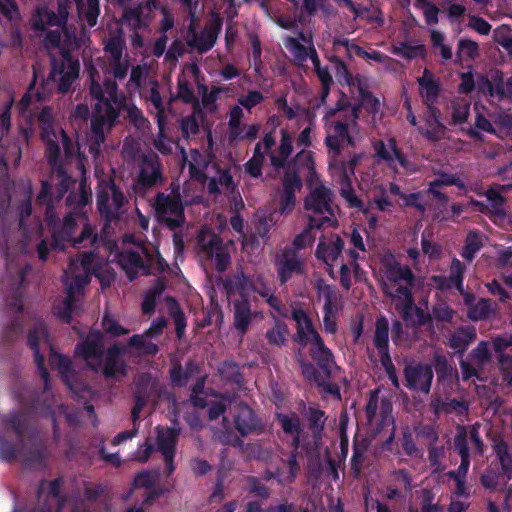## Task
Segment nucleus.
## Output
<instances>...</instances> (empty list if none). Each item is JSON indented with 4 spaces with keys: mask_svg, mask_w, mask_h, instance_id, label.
<instances>
[{
    "mask_svg": "<svg viewBox=\"0 0 512 512\" xmlns=\"http://www.w3.org/2000/svg\"><path fill=\"white\" fill-rule=\"evenodd\" d=\"M91 95L96 100L92 119L91 133L89 136V150L96 156L100 146L104 142L105 134L114 125L121 108L127 111L130 120L138 127H142L145 119L141 111L134 105L122 106V100L116 94V84L105 77L104 89L100 85V76L90 72Z\"/></svg>",
    "mask_w": 512,
    "mask_h": 512,
    "instance_id": "nucleus-1",
    "label": "nucleus"
},
{
    "mask_svg": "<svg viewBox=\"0 0 512 512\" xmlns=\"http://www.w3.org/2000/svg\"><path fill=\"white\" fill-rule=\"evenodd\" d=\"M381 282L385 293L391 298L395 308L400 311L405 321L411 325L423 323L426 313L412 303L408 286L413 279L407 266L397 263L391 254L385 255L381 261Z\"/></svg>",
    "mask_w": 512,
    "mask_h": 512,
    "instance_id": "nucleus-2",
    "label": "nucleus"
},
{
    "mask_svg": "<svg viewBox=\"0 0 512 512\" xmlns=\"http://www.w3.org/2000/svg\"><path fill=\"white\" fill-rule=\"evenodd\" d=\"M91 273L101 280L102 285H108L114 277L109 264L94 254L83 255L81 259L73 260L64 275L67 298L63 302V309L55 308L56 314L63 320H70L74 303L80 299L82 289L88 283Z\"/></svg>",
    "mask_w": 512,
    "mask_h": 512,
    "instance_id": "nucleus-3",
    "label": "nucleus"
},
{
    "mask_svg": "<svg viewBox=\"0 0 512 512\" xmlns=\"http://www.w3.org/2000/svg\"><path fill=\"white\" fill-rule=\"evenodd\" d=\"M298 173L307 171L311 175V193L306 198L305 208L312 225L323 226L336 223L334 209L331 206V192L322 184L315 182L313 172L312 154L303 149L296 157Z\"/></svg>",
    "mask_w": 512,
    "mask_h": 512,
    "instance_id": "nucleus-4",
    "label": "nucleus"
},
{
    "mask_svg": "<svg viewBox=\"0 0 512 512\" xmlns=\"http://www.w3.org/2000/svg\"><path fill=\"white\" fill-rule=\"evenodd\" d=\"M229 301L234 304L235 308V327L241 333H244L250 323L251 313L247 304L250 297H255L257 293L264 298L267 302L277 308V299L269 294L268 288L265 286L260 278L255 280L248 279L243 275L235 277L226 285Z\"/></svg>",
    "mask_w": 512,
    "mask_h": 512,
    "instance_id": "nucleus-5",
    "label": "nucleus"
},
{
    "mask_svg": "<svg viewBox=\"0 0 512 512\" xmlns=\"http://www.w3.org/2000/svg\"><path fill=\"white\" fill-rule=\"evenodd\" d=\"M356 106L341 105L325 115L327 146L338 154L346 145L355 144L359 131L355 125Z\"/></svg>",
    "mask_w": 512,
    "mask_h": 512,
    "instance_id": "nucleus-6",
    "label": "nucleus"
},
{
    "mask_svg": "<svg viewBox=\"0 0 512 512\" xmlns=\"http://www.w3.org/2000/svg\"><path fill=\"white\" fill-rule=\"evenodd\" d=\"M74 4L77 5L80 18H84L88 26H95L99 15V6L97 0H87L86 9H84V7L79 4V0H59L58 14L55 15L54 13H50L45 9H38L32 18L33 26L35 29L41 31H44L48 27L53 26H56L58 29L61 28L66 23L69 15V9Z\"/></svg>",
    "mask_w": 512,
    "mask_h": 512,
    "instance_id": "nucleus-7",
    "label": "nucleus"
},
{
    "mask_svg": "<svg viewBox=\"0 0 512 512\" xmlns=\"http://www.w3.org/2000/svg\"><path fill=\"white\" fill-rule=\"evenodd\" d=\"M103 346L102 336L99 332L91 333L86 342L77 347V353L80 354L87 365L93 370L102 372L108 377H117L124 373V365L119 359V349L113 347L106 355L105 363L102 364L101 348Z\"/></svg>",
    "mask_w": 512,
    "mask_h": 512,
    "instance_id": "nucleus-8",
    "label": "nucleus"
},
{
    "mask_svg": "<svg viewBox=\"0 0 512 512\" xmlns=\"http://www.w3.org/2000/svg\"><path fill=\"white\" fill-rule=\"evenodd\" d=\"M41 129L42 139L48 145V160L51 164H55L58 154L59 145L61 144L66 155L71 156L74 153V149L68 138L61 127L54 124V118L50 108L43 107L38 116Z\"/></svg>",
    "mask_w": 512,
    "mask_h": 512,
    "instance_id": "nucleus-9",
    "label": "nucleus"
},
{
    "mask_svg": "<svg viewBox=\"0 0 512 512\" xmlns=\"http://www.w3.org/2000/svg\"><path fill=\"white\" fill-rule=\"evenodd\" d=\"M292 318L297 326L296 340L303 344L310 343L313 347V357L320 361L328 362L331 358V353L324 346L307 313L301 308H293Z\"/></svg>",
    "mask_w": 512,
    "mask_h": 512,
    "instance_id": "nucleus-10",
    "label": "nucleus"
},
{
    "mask_svg": "<svg viewBox=\"0 0 512 512\" xmlns=\"http://www.w3.org/2000/svg\"><path fill=\"white\" fill-rule=\"evenodd\" d=\"M462 272L463 266L461 262L454 259L451 264L450 278L447 283L439 284L441 289L456 287L457 290L463 295L464 302L468 307V316L472 320H481L486 318L492 311V304L488 300L481 299L476 304H473L475 298L473 295L464 292L462 285Z\"/></svg>",
    "mask_w": 512,
    "mask_h": 512,
    "instance_id": "nucleus-11",
    "label": "nucleus"
},
{
    "mask_svg": "<svg viewBox=\"0 0 512 512\" xmlns=\"http://www.w3.org/2000/svg\"><path fill=\"white\" fill-rule=\"evenodd\" d=\"M119 265L125 271L127 277L132 280L139 273H146L149 267L157 265L163 269V259L156 252L148 253V250L141 245L136 246L135 250H126L119 256Z\"/></svg>",
    "mask_w": 512,
    "mask_h": 512,
    "instance_id": "nucleus-12",
    "label": "nucleus"
},
{
    "mask_svg": "<svg viewBox=\"0 0 512 512\" xmlns=\"http://www.w3.org/2000/svg\"><path fill=\"white\" fill-rule=\"evenodd\" d=\"M92 228L83 213H75L64 219L62 228L53 236V245L62 248L61 241L71 242L74 246L86 240L92 243Z\"/></svg>",
    "mask_w": 512,
    "mask_h": 512,
    "instance_id": "nucleus-13",
    "label": "nucleus"
},
{
    "mask_svg": "<svg viewBox=\"0 0 512 512\" xmlns=\"http://www.w3.org/2000/svg\"><path fill=\"white\" fill-rule=\"evenodd\" d=\"M155 433V442L149 438L143 445L144 450L142 451V447L138 449L136 458L144 462L149 458L150 452L153 449H158L161 451L167 464L168 473H171L173 471L174 446L178 433L175 429L162 427H157Z\"/></svg>",
    "mask_w": 512,
    "mask_h": 512,
    "instance_id": "nucleus-14",
    "label": "nucleus"
},
{
    "mask_svg": "<svg viewBox=\"0 0 512 512\" xmlns=\"http://www.w3.org/2000/svg\"><path fill=\"white\" fill-rule=\"evenodd\" d=\"M478 426H473L470 436L468 438L466 432L461 428L458 431V434L455 438V445L459 450L462 461L457 473H452L451 476L454 478L457 485V493H464V483L463 478L465 477L468 468H469V460H468V449L471 447L474 451L478 453H482V442L478 436L477 432Z\"/></svg>",
    "mask_w": 512,
    "mask_h": 512,
    "instance_id": "nucleus-15",
    "label": "nucleus"
},
{
    "mask_svg": "<svg viewBox=\"0 0 512 512\" xmlns=\"http://www.w3.org/2000/svg\"><path fill=\"white\" fill-rule=\"evenodd\" d=\"M357 162V158L352 159L349 162L348 168L344 167L343 165H333L332 168V174L335 178L338 179L340 182L341 188L340 192L342 197L345 199V201L348 203L350 207L353 208H359L360 211H362L369 223V227L371 229H375L377 226V218L372 215L368 210L363 209V206L361 204V201L358 200V198L354 195L352 192V189L350 187V175L354 174V166Z\"/></svg>",
    "mask_w": 512,
    "mask_h": 512,
    "instance_id": "nucleus-16",
    "label": "nucleus"
},
{
    "mask_svg": "<svg viewBox=\"0 0 512 512\" xmlns=\"http://www.w3.org/2000/svg\"><path fill=\"white\" fill-rule=\"evenodd\" d=\"M318 302L323 303V323L327 333H335L337 329L336 316L342 304L337 292L323 281L316 284Z\"/></svg>",
    "mask_w": 512,
    "mask_h": 512,
    "instance_id": "nucleus-17",
    "label": "nucleus"
},
{
    "mask_svg": "<svg viewBox=\"0 0 512 512\" xmlns=\"http://www.w3.org/2000/svg\"><path fill=\"white\" fill-rule=\"evenodd\" d=\"M65 47H61V61H53L50 77L57 84L59 91L65 92L71 84L78 78L79 62L64 52Z\"/></svg>",
    "mask_w": 512,
    "mask_h": 512,
    "instance_id": "nucleus-18",
    "label": "nucleus"
},
{
    "mask_svg": "<svg viewBox=\"0 0 512 512\" xmlns=\"http://www.w3.org/2000/svg\"><path fill=\"white\" fill-rule=\"evenodd\" d=\"M155 210L158 221L170 229L180 226L184 221L182 205L176 196L159 195L156 199Z\"/></svg>",
    "mask_w": 512,
    "mask_h": 512,
    "instance_id": "nucleus-19",
    "label": "nucleus"
},
{
    "mask_svg": "<svg viewBox=\"0 0 512 512\" xmlns=\"http://www.w3.org/2000/svg\"><path fill=\"white\" fill-rule=\"evenodd\" d=\"M124 203L123 195L115 188L109 180L99 186L97 204L100 213L106 218L116 217Z\"/></svg>",
    "mask_w": 512,
    "mask_h": 512,
    "instance_id": "nucleus-20",
    "label": "nucleus"
},
{
    "mask_svg": "<svg viewBox=\"0 0 512 512\" xmlns=\"http://www.w3.org/2000/svg\"><path fill=\"white\" fill-rule=\"evenodd\" d=\"M490 80L484 77L478 79V89L485 96H490L493 100H505L512 101V78L503 81V77L500 72L494 71L490 75Z\"/></svg>",
    "mask_w": 512,
    "mask_h": 512,
    "instance_id": "nucleus-21",
    "label": "nucleus"
},
{
    "mask_svg": "<svg viewBox=\"0 0 512 512\" xmlns=\"http://www.w3.org/2000/svg\"><path fill=\"white\" fill-rule=\"evenodd\" d=\"M285 47L298 65L302 66L308 59L317 64V55L310 35L300 34L296 38H288Z\"/></svg>",
    "mask_w": 512,
    "mask_h": 512,
    "instance_id": "nucleus-22",
    "label": "nucleus"
},
{
    "mask_svg": "<svg viewBox=\"0 0 512 512\" xmlns=\"http://www.w3.org/2000/svg\"><path fill=\"white\" fill-rule=\"evenodd\" d=\"M374 148L377 156L385 160L397 172L398 166L406 173L415 171V167L400 155L393 139L378 141L375 143Z\"/></svg>",
    "mask_w": 512,
    "mask_h": 512,
    "instance_id": "nucleus-23",
    "label": "nucleus"
},
{
    "mask_svg": "<svg viewBox=\"0 0 512 512\" xmlns=\"http://www.w3.org/2000/svg\"><path fill=\"white\" fill-rule=\"evenodd\" d=\"M198 242L202 249L211 257L215 258L218 269H225L229 263V255L220 247L219 238L208 228H203L198 236Z\"/></svg>",
    "mask_w": 512,
    "mask_h": 512,
    "instance_id": "nucleus-24",
    "label": "nucleus"
},
{
    "mask_svg": "<svg viewBox=\"0 0 512 512\" xmlns=\"http://www.w3.org/2000/svg\"><path fill=\"white\" fill-rule=\"evenodd\" d=\"M41 100L39 95L32 91V88L22 97L18 104L19 114L25 120V124H20L22 137L25 141L29 138L33 115L40 109Z\"/></svg>",
    "mask_w": 512,
    "mask_h": 512,
    "instance_id": "nucleus-25",
    "label": "nucleus"
},
{
    "mask_svg": "<svg viewBox=\"0 0 512 512\" xmlns=\"http://www.w3.org/2000/svg\"><path fill=\"white\" fill-rule=\"evenodd\" d=\"M343 246L344 243L338 235L323 237L317 247V257L332 268L341 255Z\"/></svg>",
    "mask_w": 512,
    "mask_h": 512,
    "instance_id": "nucleus-26",
    "label": "nucleus"
},
{
    "mask_svg": "<svg viewBox=\"0 0 512 512\" xmlns=\"http://www.w3.org/2000/svg\"><path fill=\"white\" fill-rule=\"evenodd\" d=\"M476 119L475 128L484 132H493L491 121L503 128H512V117L508 115H498L495 111H486L484 107L475 105Z\"/></svg>",
    "mask_w": 512,
    "mask_h": 512,
    "instance_id": "nucleus-27",
    "label": "nucleus"
},
{
    "mask_svg": "<svg viewBox=\"0 0 512 512\" xmlns=\"http://www.w3.org/2000/svg\"><path fill=\"white\" fill-rule=\"evenodd\" d=\"M408 385L424 393H428L433 378L430 367L422 365H410L405 370Z\"/></svg>",
    "mask_w": 512,
    "mask_h": 512,
    "instance_id": "nucleus-28",
    "label": "nucleus"
},
{
    "mask_svg": "<svg viewBox=\"0 0 512 512\" xmlns=\"http://www.w3.org/2000/svg\"><path fill=\"white\" fill-rule=\"evenodd\" d=\"M493 449L496 452V454L500 460L502 470H503V473L505 476H502V475L496 476V475L492 474L491 472H488L485 475H483L482 483L484 486L489 487V488L497 487L500 484V478H502L504 481L505 478L510 477L511 464H512V460L510 459V457L507 454V447L502 441L495 442L493 444Z\"/></svg>",
    "mask_w": 512,
    "mask_h": 512,
    "instance_id": "nucleus-29",
    "label": "nucleus"
},
{
    "mask_svg": "<svg viewBox=\"0 0 512 512\" xmlns=\"http://www.w3.org/2000/svg\"><path fill=\"white\" fill-rule=\"evenodd\" d=\"M165 326V321L160 319L152 323L145 335H135L130 339V346L139 354H154L157 347L148 338L158 335Z\"/></svg>",
    "mask_w": 512,
    "mask_h": 512,
    "instance_id": "nucleus-30",
    "label": "nucleus"
},
{
    "mask_svg": "<svg viewBox=\"0 0 512 512\" xmlns=\"http://www.w3.org/2000/svg\"><path fill=\"white\" fill-rule=\"evenodd\" d=\"M511 189V185H494L490 187L483 195L486 196L492 212L498 218L500 224L507 221V225L512 226V220L506 216L502 204L504 202L503 194Z\"/></svg>",
    "mask_w": 512,
    "mask_h": 512,
    "instance_id": "nucleus-31",
    "label": "nucleus"
},
{
    "mask_svg": "<svg viewBox=\"0 0 512 512\" xmlns=\"http://www.w3.org/2000/svg\"><path fill=\"white\" fill-rule=\"evenodd\" d=\"M489 361V349L486 342L480 343L471 355V363L462 362V377L469 379L472 376L479 378V370Z\"/></svg>",
    "mask_w": 512,
    "mask_h": 512,
    "instance_id": "nucleus-32",
    "label": "nucleus"
},
{
    "mask_svg": "<svg viewBox=\"0 0 512 512\" xmlns=\"http://www.w3.org/2000/svg\"><path fill=\"white\" fill-rule=\"evenodd\" d=\"M277 272L281 282H286L294 274L302 271L301 260L292 252L286 251L276 262Z\"/></svg>",
    "mask_w": 512,
    "mask_h": 512,
    "instance_id": "nucleus-33",
    "label": "nucleus"
},
{
    "mask_svg": "<svg viewBox=\"0 0 512 512\" xmlns=\"http://www.w3.org/2000/svg\"><path fill=\"white\" fill-rule=\"evenodd\" d=\"M29 344L35 352V361L38 369L41 371L42 378L47 381L48 374L43 368V357L39 354L41 346H48L47 331L43 324L38 325L33 332L29 334Z\"/></svg>",
    "mask_w": 512,
    "mask_h": 512,
    "instance_id": "nucleus-34",
    "label": "nucleus"
},
{
    "mask_svg": "<svg viewBox=\"0 0 512 512\" xmlns=\"http://www.w3.org/2000/svg\"><path fill=\"white\" fill-rule=\"evenodd\" d=\"M220 27V19L219 17H216L210 26L207 27L199 37L195 36L192 40H188L189 44L196 47L200 51H206L210 49L216 42Z\"/></svg>",
    "mask_w": 512,
    "mask_h": 512,
    "instance_id": "nucleus-35",
    "label": "nucleus"
},
{
    "mask_svg": "<svg viewBox=\"0 0 512 512\" xmlns=\"http://www.w3.org/2000/svg\"><path fill=\"white\" fill-rule=\"evenodd\" d=\"M274 144L275 139L271 135H266L263 143L256 145L252 159L246 164V170L251 176L258 177L261 174L264 152H267Z\"/></svg>",
    "mask_w": 512,
    "mask_h": 512,
    "instance_id": "nucleus-36",
    "label": "nucleus"
},
{
    "mask_svg": "<svg viewBox=\"0 0 512 512\" xmlns=\"http://www.w3.org/2000/svg\"><path fill=\"white\" fill-rule=\"evenodd\" d=\"M301 187V183L298 176L288 175L284 179V193L280 198V207L282 213H289L294 205L295 198L293 193L296 190H299Z\"/></svg>",
    "mask_w": 512,
    "mask_h": 512,
    "instance_id": "nucleus-37",
    "label": "nucleus"
},
{
    "mask_svg": "<svg viewBox=\"0 0 512 512\" xmlns=\"http://www.w3.org/2000/svg\"><path fill=\"white\" fill-rule=\"evenodd\" d=\"M160 177L158 158L155 155L145 157L142 161L139 179L143 185H153Z\"/></svg>",
    "mask_w": 512,
    "mask_h": 512,
    "instance_id": "nucleus-38",
    "label": "nucleus"
},
{
    "mask_svg": "<svg viewBox=\"0 0 512 512\" xmlns=\"http://www.w3.org/2000/svg\"><path fill=\"white\" fill-rule=\"evenodd\" d=\"M235 423L238 431L243 435L256 430L258 427V422L251 409L244 405L239 406L238 413L235 417Z\"/></svg>",
    "mask_w": 512,
    "mask_h": 512,
    "instance_id": "nucleus-39",
    "label": "nucleus"
},
{
    "mask_svg": "<svg viewBox=\"0 0 512 512\" xmlns=\"http://www.w3.org/2000/svg\"><path fill=\"white\" fill-rule=\"evenodd\" d=\"M449 185H456L460 189H464V184L461 183L457 178H455L452 175L448 174H441L439 175L434 181H432L429 184V193L432 194L434 197L438 198L442 202L446 203L448 201L447 197L440 193V188L442 186H449Z\"/></svg>",
    "mask_w": 512,
    "mask_h": 512,
    "instance_id": "nucleus-40",
    "label": "nucleus"
},
{
    "mask_svg": "<svg viewBox=\"0 0 512 512\" xmlns=\"http://www.w3.org/2000/svg\"><path fill=\"white\" fill-rule=\"evenodd\" d=\"M420 93L428 106L436 99L438 95V85L434 81L433 75L427 70L424 71L419 79ZM431 107H429L430 109Z\"/></svg>",
    "mask_w": 512,
    "mask_h": 512,
    "instance_id": "nucleus-41",
    "label": "nucleus"
},
{
    "mask_svg": "<svg viewBox=\"0 0 512 512\" xmlns=\"http://www.w3.org/2000/svg\"><path fill=\"white\" fill-rule=\"evenodd\" d=\"M338 4L344 7H347L351 12L354 13L355 18L366 19L370 23L375 26H380L383 24V18L381 13L378 10H360L357 8L351 0H337Z\"/></svg>",
    "mask_w": 512,
    "mask_h": 512,
    "instance_id": "nucleus-42",
    "label": "nucleus"
},
{
    "mask_svg": "<svg viewBox=\"0 0 512 512\" xmlns=\"http://www.w3.org/2000/svg\"><path fill=\"white\" fill-rule=\"evenodd\" d=\"M184 165H188L189 173L195 179H201L203 169L208 167L203 157L196 150H192L189 157H184Z\"/></svg>",
    "mask_w": 512,
    "mask_h": 512,
    "instance_id": "nucleus-43",
    "label": "nucleus"
},
{
    "mask_svg": "<svg viewBox=\"0 0 512 512\" xmlns=\"http://www.w3.org/2000/svg\"><path fill=\"white\" fill-rule=\"evenodd\" d=\"M443 126L438 121L436 112L430 108L429 116L425 119V127L421 126L420 131L429 139H435L443 133Z\"/></svg>",
    "mask_w": 512,
    "mask_h": 512,
    "instance_id": "nucleus-44",
    "label": "nucleus"
},
{
    "mask_svg": "<svg viewBox=\"0 0 512 512\" xmlns=\"http://www.w3.org/2000/svg\"><path fill=\"white\" fill-rule=\"evenodd\" d=\"M374 343L383 357L387 356L388 347V322L386 319H379L376 323Z\"/></svg>",
    "mask_w": 512,
    "mask_h": 512,
    "instance_id": "nucleus-45",
    "label": "nucleus"
},
{
    "mask_svg": "<svg viewBox=\"0 0 512 512\" xmlns=\"http://www.w3.org/2000/svg\"><path fill=\"white\" fill-rule=\"evenodd\" d=\"M151 2H149L145 7H140L137 10L126 11L123 15V22L128 24L133 29L140 28L142 25L146 24V16L144 15L145 11H150Z\"/></svg>",
    "mask_w": 512,
    "mask_h": 512,
    "instance_id": "nucleus-46",
    "label": "nucleus"
},
{
    "mask_svg": "<svg viewBox=\"0 0 512 512\" xmlns=\"http://www.w3.org/2000/svg\"><path fill=\"white\" fill-rule=\"evenodd\" d=\"M478 55V44L470 39L462 38L458 41L457 57L460 61L474 59Z\"/></svg>",
    "mask_w": 512,
    "mask_h": 512,
    "instance_id": "nucleus-47",
    "label": "nucleus"
},
{
    "mask_svg": "<svg viewBox=\"0 0 512 512\" xmlns=\"http://www.w3.org/2000/svg\"><path fill=\"white\" fill-rule=\"evenodd\" d=\"M483 245L482 236L475 233L470 232L467 235L465 246L462 251V256L467 260H472L474 255L479 251L481 246Z\"/></svg>",
    "mask_w": 512,
    "mask_h": 512,
    "instance_id": "nucleus-48",
    "label": "nucleus"
},
{
    "mask_svg": "<svg viewBox=\"0 0 512 512\" xmlns=\"http://www.w3.org/2000/svg\"><path fill=\"white\" fill-rule=\"evenodd\" d=\"M472 330H459L450 339V346L456 351H463L474 339Z\"/></svg>",
    "mask_w": 512,
    "mask_h": 512,
    "instance_id": "nucleus-49",
    "label": "nucleus"
},
{
    "mask_svg": "<svg viewBox=\"0 0 512 512\" xmlns=\"http://www.w3.org/2000/svg\"><path fill=\"white\" fill-rule=\"evenodd\" d=\"M279 149H280V154H281L280 159H278L274 155L271 156V163L275 167L284 166L285 160L288 158V156L292 152V139L285 131H282V139H281V145H280Z\"/></svg>",
    "mask_w": 512,
    "mask_h": 512,
    "instance_id": "nucleus-50",
    "label": "nucleus"
},
{
    "mask_svg": "<svg viewBox=\"0 0 512 512\" xmlns=\"http://www.w3.org/2000/svg\"><path fill=\"white\" fill-rule=\"evenodd\" d=\"M103 329L111 337L126 335L129 330L121 326L113 317L105 315L102 321Z\"/></svg>",
    "mask_w": 512,
    "mask_h": 512,
    "instance_id": "nucleus-51",
    "label": "nucleus"
},
{
    "mask_svg": "<svg viewBox=\"0 0 512 512\" xmlns=\"http://www.w3.org/2000/svg\"><path fill=\"white\" fill-rule=\"evenodd\" d=\"M494 39L512 54V30L508 26H500L494 31Z\"/></svg>",
    "mask_w": 512,
    "mask_h": 512,
    "instance_id": "nucleus-52",
    "label": "nucleus"
},
{
    "mask_svg": "<svg viewBox=\"0 0 512 512\" xmlns=\"http://www.w3.org/2000/svg\"><path fill=\"white\" fill-rule=\"evenodd\" d=\"M157 123L159 127V135L155 139V146L162 153L170 152L172 150L173 142L167 138V135L165 134L164 120L160 116L158 117Z\"/></svg>",
    "mask_w": 512,
    "mask_h": 512,
    "instance_id": "nucleus-53",
    "label": "nucleus"
},
{
    "mask_svg": "<svg viewBox=\"0 0 512 512\" xmlns=\"http://www.w3.org/2000/svg\"><path fill=\"white\" fill-rule=\"evenodd\" d=\"M424 52L423 45H412L410 43H400L398 46H394V53L401 55L406 58L417 57L422 55Z\"/></svg>",
    "mask_w": 512,
    "mask_h": 512,
    "instance_id": "nucleus-54",
    "label": "nucleus"
},
{
    "mask_svg": "<svg viewBox=\"0 0 512 512\" xmlns=\"http://www.w3.org/2000/svg\"><path fill=\"white\" fill-rule=\"evenodd\" d=\"M452 120L455 124H462L469 113V104L464 100H457L452 105Z\"/></svg>",
    "mask_w": 512,
    "mask_h": 512,
    "instance_id": "nucleus-55",
    "label": "nucleus"
},
{
    "mask_svg": "<svg viewBox=\"0 0 512 512\" xmlns=\"http://www.w3.org/2000/svg\"><path fill=\"white\" fill-rule=\"evenodd\" d=\"M431 42L435 47H438L443 59L448 60L452 57L451 47L444 44V35L437 30L431 31Z\"/></svg>",
    "mask_w": 512,
    "mask_h": 512,
    "instance_id": "nucleus-56",
    "label": "nucleus"
},
{
    "mask_svg": "<svg viewBox=\"0 0 512 512\" xmlns=\"http://www.w3.org/2000/svg\"><path fill=\"white\" fill-rule=\"evenodd\" d=\"M274 224L275 219L272 213L269 215H258V220L255 226L257 234L262 238L266 237Z\"/></svg>",
    "mask_w": 512,
    "mask_h": 512,
    "instance_id": "nucleus-57",
    "label": "nucleus"
},
{
    "mask_svg": "<svg viewBox=\"0 0 512 512\" xmlns=\"http://www.w3.org/2000/svg\"><path fill=\"white\" fill-rule=\"evenodd\" d=\"M313 226L310 223V228L305 229L302 233L295 237L293 245L296 249H302L307 246H310L314 239L315 235L313 234Z\"/></svg>",
    "mask_w": 512,
    "mask_h": 512,
    "instance_id": "nucleus-58",
    "label": "nucleus"
},
{
    "mask_svg": "<svg viewBox=\"0 0 512 512\" xmlns=\"http://www.w3.org/2000/svg\"><path fill=\"white\" fill-rule=\"evenodd\" d=\"M166 302H167V305L171 309V313L174 316V322H175V325H176V331H177L178 336L180 337L183 334L185 326H186V323L184 321V317L178 311V307H177V305H176V303H175V301L173 299L167 298Z\"/></svg>",
    "mask_w": 512,
    "mask_h": 512,
    "instance_id": "nucleus-59",
    "label": "nucleus"
},
{
    "mask_svg": "<svg viewBox=\"0 0 512 512\" xmlns=\"http://www.w3.org/2000/svg\"><path fill=\"white\" fill-rule=\"evenodd\" d=\"M422 251L430 261H437L442 256V249L437 243L422 240Z\"/></svg>",
    "mask_w": 512,
    "mask_h": 512,
    "instance_id": "nucleus-60",
    "label": "nucleus"
},
{
    "mask_svg": "<svg viewBox=\"0 0 512 512\" xmlns=\"http://www.w3.org/2000/svg\"><path fill=\"white\" fill-rule=\"evenodd\" d=\"M361 93V106L372 114H377L380 110L379 99L373 97L370 93L360 91Z\"/></svg>",
    "mask_w": 512,
    "mask_h": 512,
    "instance_id": "nucleus-61",
    "label": "nucleus"
},
{
    "mask_svg": "<svg viewBox=\"0 0 512 512\" xmlns=\"http://www.w3.org/2000/svg\"><path fill=\"white\" fill-rule=\"evenodd\" d=\"M288 334L285 326L277 325L267 332V338L271 344L281 345L284 343Z\"/></svg>",
    "mask_w": 512,
    "mask_h": 512,
    "instance_id": "nucleus-62",
    "label": "nucleus"
},
{
    "mask_svg": "<svg viewBox=\"0 0 512 512\" xmlns=\"http://www.w3.org/2000/svg\"><path fill=\"white\" fill-rule=\"evenodd\" d=\"M468 26L481 35H488L491 31V25L484 19L476 16L469 18Z\"/></svg>",
    "mask_w": 512,
    "mask_h": 512,
    "instance_id": "nucleus-63",
    "label": "nucleus"
},
{
    "mask_svg": "<svg viewBox=\"0 0 512 512\" xmlns=\"http://www.w3.org/2000/svg\"><path fill=\"white\" fill-rule=\"evenodd\" d=\"M419 7L422 10V12H423V14L425 16L426 22L428 24H436L437 23V21H438V18H437L438 9H437L436 6L432 5L429 2L421 0L419 2Z\"/></svg>",
    "mask_w": 512,
    "mask_h": 512,
    "instance_id": "nucleus-64",
    "label": "nucleus"
}]
</instances>
